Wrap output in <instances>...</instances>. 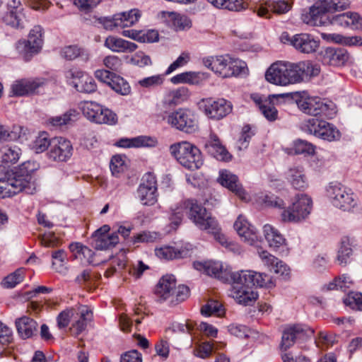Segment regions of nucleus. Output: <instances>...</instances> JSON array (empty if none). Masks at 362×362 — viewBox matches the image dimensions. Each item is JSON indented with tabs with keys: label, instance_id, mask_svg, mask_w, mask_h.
Segmentation results:
<instances>
[{
	"label": "nucleus",
	"instance_id": "1",
	"mask_svg": "<svg viewBox=\"0 0 362 362\" xmlns=\"http://www.w3.org/2000/svg\"><path fill=\"white\" fill-rule=\"evenodd\" d=\"M320 72V66L310 61H276L266 71L265 79L276 86H287L309 80Z\"/></svg>",
	"mask_w": 362,
	"mask_h": 362
},
{
	"label": "nucleus",
	"instance_id": "2",
	"mask_svg": "<svg viewBox=\"0 0 362 362\" xmlns=\"http://www.w3.org/2000/svg\"><path fill=\"white\" fill-rule=\"evenodd\" d=\"M229 282L233 284L230 296L239 304L245 305L251 304L257 298L253 286L265 288L274 286V281L269 275L251 270L234 272Z\"/></svg>",
	"mask_w": 362,
	"mask_h": 362
},
{
	"label": "nucleus",
	"instance_id": "3",
	"mask_svg": "<svg viewBox=\"0 0 362 362\" xmlns=\"http://www.w3.org/2000/svg\"><path fill=\"white\" fill-rule=\"evenodd\" d=\"M269 206L282 209L281 218L285 223H300L310 215L313 208L312 199L305 194H298L286 207L284 200L273 194H267L263 199Z\"/></svg>",
	"mask_w": 362,
	"mask_h": 362
},
{
	"label": "nucleus",
	"instance_id": "4",
	"mask_svg": "<svg viewBox=\"0 0 362 362\" xmlns=\"http://www.w3.org/2000/svg\"><path fill=\"white\" fill-rule=\"evenodd\" d=\"M35 190V185L30 180L15 175L11 177L9 169L0 165V197H13L21 192L32 194Z\"/></svg>",
	"mask_w": 362,
	"mask_h": 362
},
{
	"label": "nucleus",
	"instance_id": "5",
	"mask_svg": "<svg viewBox=\"0 0 362 362\" xmlns=\"http://www.w3.org/2000/svg\"><path fill=\"white\" fill-rule=\"evenodd\" d=\"M171 155L185 168L194 170L199 168L203 160L199 149L193 144L182 141L170 146Z\"/></svg>",
	"mask_w": 362,
	"mask_h": 362
},
{
	"label": "nucleus",
	"instance_id": "6",
	"mask_svg": "<svg viewBox=\"0 0 362 362\" xmlns=\"http://www.w3.org/2000/svg\"><path fill=\"white\" fill-rule=\"evenodd\" d=\"M326 195L334 207L343 211H349L358 204L356 195L341 183H329L326 188Z\"/></svg>",
	"mask_w": 362,
	"mask_h": 362
},
{
	"label": "nucleus",
	"instance_id": "7",
	"mask_svg": "<svg viewBox=\"0 0 362 362\" xmlns=\"http://www.w3.org/2000/svg\"><path fill=\"white\" fill-rule=\"evenodd\" d=\"M163 119L176 129L192 134L199 129L196 115L188 109H178L163 117Z\"/></svg>",
	"mask_w": 362,
	"mask_h": 362
},
{
	"label": "nucleus",
	"instance_id": "8",
	"mask_svg": "<svg viewBox=\"0 0 362 362\" xmlns=\"http://www.w3.org/2000/svg\"><path fill=\"white\" fill-rule=\"evenodd\" d=\"M80 109L90 122L108 125H114L117 122L115 113L95 102L83 101L80 104Z\"/></svg>",
	"mask_w": 362,
	"mask_h": 362
},
{
	"label": "nucleus",
	"instance_id": "9",
	"mask_svg": "<svg viewBox=\"0 0 362 362\" xmlns=\"http://www.w3.org/2000/svg\"><path fill=\"white\" fill-rule=\"evenodd\" d=\"M303 129L328 141H337L341 137L340 132L333 124L317 118H311L305 121Z\"/></svg>",
	"mask_w": 362,
	"mask_h": 362
},
{
	"label": "nucleus",
	"instance_id": "10",
	"mask_svg": "<svg viewBox=\"0 0 362 362\" xmlns=\"http://www.w3.org/2000/svg\"><path fill=\"white\" fill-rule=\"evenodd\" d=\"M42 30L40 25H35L30 31L28 40H19L16 44L18 52L25 60H30L40 51L43 44Z\"/></svg>",
	"mask_w": 362,
	"mask_h": 362
},
{
	"label": "nucleus",
	"instance_id": "11",
	"mask_svg": "<svg viewBox=\"0 0 362 362\" xmlns=\"http://www.w3.org/2000/svg\"><path fill=\"white\" fill-rule=\"evenodd\" d=\"M199 109L209 119L219 120L232 111V104L224 98H203L199 102Z\"/></svg>",
	"mask_w": 362,
	"mask_h": 362
},
{
	"label": "nucleus",
	"instance_id": "12",
	"mask_svg": "<svg viewBox=\"0 0 362 362\" xmlns=\"http://www.w3.org/2000/svg\"><path fill=\"white\" fill-rule=\"evenodd\" d=\"M188 218L202 230L216 228L217 221L195 199H192Z\"/></svg>",
	"mask_w": 362,
	"mask_h": 362
},
{
	"label": "nucleus",
	"instance_id": "13",
	"mask_svg": "<svg viewBox=\"0 0 362 362\" xmlns=\"http://www.w3.org/2000/svg\"><path fill=\"white\" fill-rule=\"evenodd\" d=\"M313 334V330L303 325H293L286 327L283 332L281 349L291 348L296 341H305Z\"/></svg>",
	"mask_w": 362,
	"mask_h": 362
},
{
	"label": "nucleus",
	"instance_id": "14",
	"mask_svg": "<svg viewBox=\"0 0 362 362\" xmlns=\"http://www.w3.org/2000/svg\"><path fill=\"white\" fill-rule=\"evenodd\" d=\"M137 197L144 206H153L157 202V183L153 174L147 173L144 176L143 182L137 189Z\"/></svg>",
	"mask_w": 362,
	"mask_h": 362
},
{
	"label": "nucleus",
	"instance_id": "15",
	"mask_svg": "<svg viewBox=\"0 0 362 362\" xmlns=\"http://www.w3.org/2000/svg\"><path fill=\"white\" fill-rule=\"evenodd\" d=\"M193 266L195 269L218 279L223 282H229L234 273L230 269L224 268L223 264L218 261L195 262Z\"/></svg>",
	"mask_w": 362,
	"mask_h": 362
},
{
	"label": "nucleus",
	"instance_id": "16",
	"mask_svg": "<svg viewBox=\"0 0 362 362\" xmlns=\"http://www.w3.org/2000/svg\"><path fill=\"white\" fill-rule=\"evenodd\" d=\"M73 153V147L70 141L63 138L57 137L52 140L48 157L54 161L64 162L69 160Z\"/></svg>",
	"mask_w": 362,
	"mask_h": 362
},
{
	"label": "nucleus",
	"instance_id": "17",
	"mask_svg": "<svg viewBox=\"0 0 362 362\" xmlns=\"http://www.w3.org/2000/svg\"><path fill=\"white\" fill-rule=\"evenodd\" d=\"M232 57L228 55L210 57L203 59L204 66L223 78L232 77Z\"/></svg>",
	"mask_w": 362,
	"mask_h": 362
},
{
	"label": "nucleus",
	"instance_id": "18",
	"mask_svg": "<svg viewBox=\"0 0 362 362\" xmlns=\"http://www.w3.org/2000/svg\"><path fill=\"white\" fill-rule=\"evenodd\" d=\"M284 94L271 95L267 98L259 95H252V98L259 106L262 115L269 121H274L277 117L278 112L274 107L275 100L283 98Z\"/></svg>",
	"mask_w": 362,
	"mask_h": 362
},
{
	"label": "nucleus",
	"instance_id": "19",
	"mask_svg": "<svg viewBox=\"0 0 362 362\" xmlns=\"http://www.w3.org/2000/svg\"><path fill=\"white\" fill-rule=\"evenodd\" d=\"M47 83L45 78L22 79L15 81L11 86L13 95L23 96L37 92Z\"/></svg>",
	"mask_w": 362,
	"mask_h": 362
},
{
	"label": "nucleus",
	"instance_id": "20",
	"mask_svg": "<svg viewBox=\"0 0 362 362\" xmlns=\"http://www.w3.org/2000/svg\"><path fill=\"white\" fill-rule=\"evenodd\" d=\"M92 317L93 313L87 305H80L76 308H74V322L70 328L72 334L78 336L82 333L86 329L88 322L92 320Z\"/></svg>",
	"mask_w": 362,
	"mask_h": 362
},
{
	"label": "nucleus",
	"instance_id": "21",
	"mask_svg": "<svg viewBox=\"0 0 362 362\" xmlns=\"http://www.w3.org/2000/svg\"><path fill=\"white\" fill-rule=\"evenodd\" d=\"M349 27L358 30L362 28V18L356 12H346L332 16H327V25Z\"/></svg>",
	"mask_w": 362,
	"mask_h": 362
},
{
	"label": "nucleus",
	"instance_id": "22",
	"mask_svg": "<svg viewBox=\"0 0 362 362\" xmlns=\"http://www.w3.org/2000/svg\"><path fill=\"white\" fill-rule=\"evenodd\" d=\"M175 285L176 281L173 275L163 276L156 287L155 294L157 300L161 303L171 299V303H173Z\"/></svg>",
	"mask_w": 362,
	"mask_h": 362
},
{
	"label": "nucleus",
	"instance_id": "23",
	"mask_svg": "<svg viewBox=\"0 0 362 362\" xmlns=\"http://www.w3.org/2000/svg\"><path fill=\"white\" fill-rule=\"evenodd\" d=\"M258 255L263 264L274 273L282 276L284 279H287L290 274L289 267L281 260L271 255L266 250L259 249L257 250Z\"/></svg>",
	"mask_w": 362,
	"mask_h": 362
},
{
	"label": "nucleus",
	"instance_id": "24",
	"mask_svg": "<svg viewBox=\"0 0 362 362\" xmlns=\"http://www.w3.org/2000/svg\"><path fill=\"white\" fill-rule=\"evenodd\" d=\"M234 228L243 241L252 245L258 240L256 228L243 216H239L234 223Z\"/></svg>",
	"mask_w": 362,
	"mask_h": 362
},
{
	"label": "nucleus",
	"instance_id": "25",
	"mask_svg": "<svg viewBox=\"0 0 362 362\" xmlns=\"http://www.w3.org/2000/svg\"><path fill=\"white\" fill-rule=\"evenodd\" d=\"M291 8V5L286 1H267L257 6L255 11L259 17L270 18V12L283 14L287 13Z\"/></svg>",
	"mask_w": 362,
	"mask_h": 362
},
{
	"label": "nucleus",
	"instance_id": "26",
	"mask_svg": "<svg viewBox=\"0 0 362 362\" xmlns=\"http://www.w3.org/2000/svg\"><path fill=\"white\" fill-rule=\"evenodd\" d=\"M293 47L301 53L310 54L317 50L319 41L308 33L296 34L293 35Z\"/></svg>",
	"mask_w": 362,
	"mask_h": 362
},
{
	"label": "nucleus",
	"instance_id": "27",
	"mask_svg": "<svg viewBox=\"0 0 362 362\" xmlns=\"http://www.w3.org/2000/svg\"><path fill=\"white\" fill-rule=\"evenodd\" d=\"M189 247V245L180 247L163 246L156 248L155 254L158 258L165 260L185 258L190 254Z\"/></svg>",
	"mask_w": 362,
	"mask_h": 362
},
{
	"label": "nucleus",
	"instance_id": "28",
	"mask_svg": "<svg viewBox=\"0 0 362 362\" xmlns=\"http://www.w3.org/2000/svg\"><path fill=\"white\" fill-rule=\"evenodd\" d=\"M349 57L347 51L341 48L327 47L322 53V63L330 66H342L348 61Z\"/></svg>",
	"mask_w": 362,
	"mask_h": 362
},
{
	"label": "nucleus",
	"instance_id": "29",
	"mask_svg": "<svg viewBox=\"0 0 362 362\" xmlns=\"http://www.w3.org/2000/svg\"><path fill=\"white\" fill-rule=\"evenodd\" d=\"M218 182L221 185L235 193L241 199H246L245 192L242 185L238 182V179L235 175L226 170H221L220 172Z\"/></svg>",
	"mask_w": 362,
	"mask_h": 362
},
{
	"label": "nucleus",
	"instance_id": "30",
	"mask_svg": "<svg viewBox=\"0 0 362 362\" xmlns=\"http://www.w3.org/2000/svg\"><path fill=\"white\" fill-rule=\"evenodd\" d=\"M104 46L114 52L131 53L134 52L138 46L134 42L127 41L114 35L106 37Z\"/></svg>",
	"mask_w": 362,
	"mask_h": 362
},
{
	"label": "nucleus",
	"instance_id": "31",
	"mask_svg": "<svg viewBox=\"0 0 362 362\" xmlns=\"http://www.w3.org/2000/svg\"><path fill=\"white\" fill-rule=\"evenodd\" d=\"M298 107L305 114L317 116L326 109L324 103L319 98L305 97L297 101Z\"/></svg>",
	"mask_w": 362,
	"mask_h": 362
},
{
	"label": "nucleus",
	"instance_id": "32",
	"mask_svg": "<svg viewBox=\"0 0 362 362\" xmlns=\"http://www.w3.org/2000/svg\"><path fill=\"white\" fill-rule=\"evenodd\" d=\"M263 234L270 248L277 250L286 245V239L276 228L269 224L263 226Z\"/></svg>",
	"mask_w": 362,
	"mask_h": 362
},
{
	"label": "nucleus",
	"instance_id": "33",
	"mask_svg": "<svg viewBox=\"0 0 362 362\" xmlns=\"http://www.w3.org/2000/svg\"><path fill=\"white\" fill-rule=\"evenodd\" d=\"M301 20L311 26L327 25V14L322 13L315 4L310 8L308 12L302 13Z\"/></svg>",
	"mask_w": 362,
	"mask_h": 362
},
{
	"label": "nucleus",
	"instance_id": "34",
	"mask_svg": "<svg viewBox=\"0 0 362 362\" xmlns=\"http://www.w3.org/2000/svg\"><path fill=\"white\" fill-rule=\"evenodd\" d=\"M15 324L18 333L23 339H28L37 332V323L28 316L17 318Z\"/></svg>",
	"mask_w": 362,
	"mask_h": 362
},
{
	"label": "nucleus",
	"instance_id": "35",
	"mask_svg": "<svg viewBox=\"0 0 362 362\" xmlns=\"http://www.w3.org/2000/svg\"><path fill=\"white\" fill-rule=\"evenodd\" d=\"M156 144L157 141L152 137L139 136L132 139H121L116 144L122 148H140L155 146Z\"/></svg>",
	"mask_w": 362,
	"mask_h": 362
},
{
	"label": "nucleus",
	"instance_id": "36",
	"mask_svg": "<svg viewBox=\"0 0 362 362\" xmlns=\"http://www.w3.org/2000/svg\"><path fill=\"white\" fill-rule=\"evenodd\" d=\"M162 15L169 23H172L176 31L187 30L192 27L191 20L185 15L173 11H163Z\"/></svg>",
	"mask_w": 362,
	"mask_h": 362
},
{
	"label": "nucleus",
	"instance_id": "37",
	"mask_svg": "<svg viewBox=\"0 0 362 362\" xmlns=\"http://www.w3.org/2000/svg\"><path fill=\"white\" fill-rule=\"evenodd\" d=\"M192 199L182 200L174 205L171 206L170 209V220L175 226H178L185 215L189 216Z\"/></svg>",
	"mask_w": 362,
	"mask_h": 362
},
{
	"label": "nucleus",
	"instance_id": "38",
	"mask_svg": "<svg viewBox=\"0 0 362 362\" xmlns=\"http://www.w3.org/2000/svg\"><path fill=\"white\" fill-rule=\"evenodd\" d=\"M288 182L296 189H303L308 187V181L302 168L293 167L286 173Z\"/></svg>",
	"mask_w": 362,
	"mask_h": 362
},
{
	"label": "nucleus",
	"instance_id": "39",
	"mask_svg": "<svg viewBox=\"0 0 362 362\" xmlns=\"http://www.w3.org/2000/svg\"><path fill=\"white\" fill-rule=\"evenodd\" d=\"M189 96V90L185 87H180L167 92L162 101L163 105L175 106L181 104L187 100Z\"/></svg>",
	"mask_w": 362,
	"mask_h": 362
},
{
	"label": "nucleus",
	"instance_id": "40",
	"mask_svg": "<svg viewBox=\"0 0 362 362\" xmlns=\"http://www.w3.org/2000/svg\"><path fill=\"white\" fill-rule=\"evenodd\" d=\"M316 5L322 13H334L346 10L350 7L349 0H318Z\"/></svg>",
	"mask_w": 362,
	"mask_h": 362
},
{
	"label": "nucleus",
	"instance_id": "41",
	"mask_svg": "<svg viewBox=\"0 0 362 362\" xmlns=\"http://www.w3.org/2000/svg\"><path fill=\"white\" fill-rule=\"evenodd\" d=\"M0 154L2 163L1 165L8 169L10 165L18 162L21 155V150L17 146H4L0 149Z\"/></svg>",
	"mask_w": 362,
	"mask_h": 362
},
{
	"label": "nucleus",
	"instance_id": "42",
	"mask_svg": "<svg viewBox=\"0 0 362 362\" xmlns=\"http://www.w3.org/2000/svg\"><path fill=\"white\" fill-rule=\"evenodd\" d=\"M206 148L209 153L217 160L228 161L231 158L230 153L221 144L218 138L215 135L211 136V140L209 144H206Z\"/></svg>",
	"mask_w": 362,
	"mask_h": 362
},
{
	"label": "nucleus",
	"instance_id": "43",
	"mask_svg": "<svg viewBox=\"0 0 362 362\" xmlns=\"http://www.w3.org/2000/svg\"><path fill=\"white\" fill-rule=\"evenodd\" d=\"M205 74L196 71H185L177 74L170 78L173 84L188 83L199 85L205 79Z\"/></svg>",
	"mask_w": 362,
	"mask_h": 362
},
{
	"label": "nucleus",
	"instance_id": "44",
	"mask_svg": "<svg viewBox=\"0 0 362 362\" xmlns=\"http://www.w3.org/2000/svg\"><path fill=\"white\" fill-rule=\"evenodd\" d=\"M221 228L218 222L216 221V228L214 230H207L206 231L209 233H211L214 235L215 240L226 249L233 252L236 254H240L242 252V248L240 246L232 241H229L228 238L221 233Z\"/></svg>",
	"mask_w": 362,
	"mask_h": 362
},
{
	"label": "nucleus",
	"instance_id": "45",
	"mask_svg": "<svg viewBox=\"0 0 362 362\" xmlns=\"http://www.w3.org/2000/svg\"><path fill=\"white\" fill-rule=\"evenodd\" d=\"M79 113L74 109H70L62 115L52 117L48 119V123L53 127H62L71 124L78 118Z\"/></svg>",
	"mask_w": 362,
	"mask_h": 362
},
{
	"label": "nucleus",
	"instance_id": "46",
	"mask_svg": "<svg viewBox=\"0 0 362 362\" xmlns=\"http://www.w3.org/2000/svg\"><path fill=\"white\" fill-rule=\"evenodd\" d=\"M23 130L21 126L14 125L10 128L0 123V142L16 141L20 139Z\"/></svg>",
	"mask_w": 362,
	"mask_h": 362
},
{
	"label": "nucleus",
	"instance_id": "47",
	"mask_svg": "<svg viewBox=\"0 0 362 362\" xmlns=\"http://www.w3.org/2000/svg\"><path fill=\"white\" fill-rule=\"evenodd\" d=\"M214 7L231 11H240L246 8L243 0H207Z\"/></svg>",
	"mask_w": 362,
	"mask_h": 362
},
{
	"label": "nucleus",
	"instance_id": "48",
	"mask_svg": "<svg viewBox=\"0 0 362 362\" xmlns=\"http://www.w3.org/2000/svg\"><path fill=\"white\" fill-rule=\"evenodd\" d=\"M121 28L131 27L137 23L141 17L139 10L134 8L129 11L117 13Z\"/></svg>",
	"mask_w": 362,
	"mask_h": 362
},
{
	"label": "nucleus",
	"instance_id": "49",
	"mask_svg": "<svg viewBox=\"0 0 362 362\" xmlns=\"http://www.w3.org/2000/svg\"><path fill=\"white\" fill-rule=\"evenodd\" d=\"M119 242L117 233L95 237V247L99 250H107L115 246Z\"/></svg>",
	"mask_w": 362,
	"mask_h": 362
},
{
	"label": "nucleus",
	"instance_id": "50",
	"mask_svg": "<svg viewBox=\"0 0 362 362\" xmlns=\"http://www.w3.org/2000/svg\"><path fill=\"white\" fill-rule=\"evenodd\" d=\"M223 346L224 344L221 342H204L194 350V354L197 357L206 358L211 355L214 349H218Z\"/></svg>",
	"mask_w": 362,
	"mask_h": 362
},
{
	"label": "nucleus",
	"instance_id": "51",
	"mask_svg": "<svg viewBox=\"0 0 362 362\" xmlns=\"http://www.w3.org/2000/svg\"><path fill=\"white\" fill-rule=\"evenodd\" d=\"M352 253L353 250L351 247L350 240L349 238H344L342 240L341 245L337 255V261L339 264H347L350 262V257Z\"/></svg>",
	"mask_w": 362,
	"mask_h": 362
},
{
	"label": "nucleus",
	"instance_id": "52",
	"mask_svg": "<svg viewBox=\"0 0 362 362\" xmlns=\"http://www.w3.org/2000/svg\"><path fill=\"white\" fill-rule=\"evenodd\" d=\"M52 140L49 139L47 132H41L35 139L32 144V149L36 153H40L46 151L49 146L51 147Z\"/></svg>",
	"mask_w": 362,
	"mask_h": 362
},
{
	"label": "nucleus",
	"instance_id": "53",
	"mask_svg": "<svg viewBox=\"0 0 362 362\" xmlns=\"http://www.w3.org/2000/svg\"><path fill=\"white\" fill-rule=\"evenodd\" d=\"M40 168V165L38 163L34 160H28L26 162L23 163L18 168V171L20 175H15L16 177H22L24 179H27L30 180L31 182L35 184L33 181H32V177L30 176L31 173H34ZM35 186V185H34Z\"/></svg>",
	"mask_w": 362,
	"mask_h": 362
},
{
	"label": "nucleus",
	"instance_id": "54",
	"mask_svg": "<svg viewBox=\"0 0 362 362\" xmlns=\"http://www.w3.org/2000/svg\"><path fill=\"white\" fill-rule=\"evenodd\" d=\"M201 313L204 316H221L224 313V310L219 302L210 300L202 306Z\"/></svg>",
	"mask_w": 362,
	"mask_h": 362
},
{
	"label": "nucleus",
	"instance_id": "55",
	"mask_svg": "<svg viewBox=\"0 0 362 362\" xmlns=\"http://www.w3.org/2000/svg\"><path fill=\"white\" fill-rule=\"evenodd\" d=\"M75 89L78 92L91 93L96 90L97 86L95 80L85 74L79 83L75 84Z\"/></svg>",
	"mask_w": 362,
	"mask_h": 362
},
{
	"label": "nucleus",
	"instance_id": "56",
	"mask_svg": "<svg viewBox=\"0 0 362 362\" xmlns=\"http://www.w3.org/2000/svg\"><path fill=\"white\" fill-rule=\"evenodd\" d=\"M109 86L116 93L122 95H127L131 91V88L129 83L122 78L117 76H114L113 79H112Z\"/></svg>",
	"mask_w": 362,
	"mask_h": 362
},
{
	"label": "nucleus",
	"instance_id": "57",
	"mask_svg": "<svg viewBox=\"0 0 362 362\" xmlns=\"http://www.w3.org/2000/svg\"><path fill=\"white\" fill-rule=\"evenodd\" d=\"M23 15L21 11L10 10L3 17L4 22L13 28H20L22 25Z\"/></svg>",
	"mask_w": 362,
	"mask_h": 362
},
{
	"label": "nucleus",
	"instance_id": "58",
	"mask_svg": "<svg viewBox=\"0 0 362 362\" xmlns=\"http://www.w3.org/2000/svg\"><path fill=\"white\" fill-rule=\"evenodd\" d=\"M24 278V272L22 269H18L14 272L6 276L2 284L4 287L11 288L15 287L18 284L21 283Z\"/></svg>",
	"mask_w": 362,
	"mask_h": 362
},
{
	"label": "nucleus",
	"instance_id": "59",
	"mask_svg": "<svg viewBox=\"0 0 362 362\" xmlns=\"http://www.w3.org/2000/svg\"><path fill=\"white\" fill-rule=\"evenodd\" d=\"M353 281L350 276L347 275H342L337 279H335L332 282L328 284L327 288L329 290H341L346 291V290L351 286Z\"/></svg>",
	"mask_w": 362,
	"mask_h": 362
},
{
	"label": "nucleus",
	"instance_id": "60",
	"mask_svg": "<svg viewBox=\"0 0 362 362\" xmlns=\"http://www.w3.org/2000/svg\"><path fill=\"white\" fill-rule=\"evenodd\" d=\"M346 306L351 309L362 310V293L357 292H350L343 299Z\"/></svg>",
	"mask_w": 362,
	"mask_h": 362
},
{
	"label": "nucleus",
	"instance_id": "61",
	"mask_svg": "<svg viewBox=\"0 0 362 362\" xmlns=\"http://www.w3.org/2000/svg\"><path fill=\"white\" fill-rule=\"evenodd\" d=\"M190 59V54L188 52H182L177 59L168 67L165 74L169 75L177 69L185 66L188 64Z\"/></svg>",
	"mask_w": 362,
	"mask_h": 362
},
{
	"label": "nucleus",
	"instance_id": "62",
	"mask_svg": "<svg viewBox=\"0 0 362 362\" xmlns=\"http://www.w3.org/2000/svg\"><path fill=\"white\" fill-rule=\"evenodd\" d=\"M293 149L296 154H314L315 147L311 143L302 139H298L294 142Z\"/></svg>",
	"mask_w": 362,
	"mask_h": 362
},
{
	"label": "nucleus",
	"instance_id": "63",
	"mask_svg": "<svg viewBox=\"0 0 362 362\" xmlns=\"http://www.w3.org/2000/svg\"><path fill=\"white\" fill-rule=\"evenodd\" d=\"M163 81L164 76L157 74L141 79L138 81V83L143 88H152L161 86Z\"/></svg>",
	"mask_w": 362,
	"mask_h": 362
},
{
	"label": "nucleus",
	"instance_id": "64",
	"mask_svg": "<svg viewBox=\"0 0 362 362\" xmlns=\"http://www.w3.org/2000/svg\"><path fill=\"white\" fill-rule=\"evenodd\" d=\"M231 63L230 71L233 72L232 76H244L247 74L248 69L245 62L232 57Z\"/></svg>",
	"mask_w": 362,
	"mask_h": 362
}]
</instances>
